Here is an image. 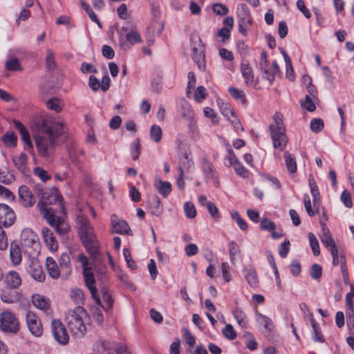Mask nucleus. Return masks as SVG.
Listing matches in <instances>:
<instances>
[{
	"label": "nucleus",
	"mask_w": 354,
	"mask_h": 354,
	"mask_svg": "<svg viewBox=\"0 0 354 354\" xmlns=\"http://www.w3.org/2000/svg\"><path fill=\"white\" fill-rule=\"evenodd\" d=\"M33 137L40 156L52 155L57 146V138L65 133L64 124L53 120L47 115H40L32 124Z\"/></svg>",
	"instance_id": "1"
},
{
	"label": "nucleus",
	"mask_w": 354,
	"mask_h": 354,
	"mask_svg": "<svg viewBox=\"0 0 354 354\" xmlns=\"http://www.w3.org/2000/svg\"><path fill=\"white\" fill-rule=\"evenodd\" d=\"M62 196L57 189L46 191L43 193L41 198L37 206L42 216L47 220L48 224L53 227L59 235H64L69 230L68 225L66 223L64 216H58L55 214L54 210L48 207V205L59 203L62 209Z\"/></svg>",
	"instance_id": "2"
},
{
	"label": "nucleus",
	"mask_w": 354,
	"mask_h": 354,
	"mask_svg": "<svg viewBox=\"0 0 354 354\" xmlns=\"http://www.w3.org/2000/svg\"><path fill=\"white\" fill-rule=\"evenodd\" d=\"M76 222L80 239L87 251L93 256L97 253V243L94 230L87 216L83 214L77 216Z\"/></svg>",
	"instance_id": "3"
},
{
	"label": "nucleus",
	"mask_w": 354,
	"mask_h": 354,
	"mask_svg": "<svg viewBox=\"0 0 354 354\" xmlns=\"http://www.w3.org/2000/svg\"><path fill=\"white\" fill-rule=\"evenodd\" d=\"M87 317L86 310L81 306H77L73 310L68 311L66 319L73 337L81 338L85 335L87 331L85 324Z\"/></svg>",
	"instance_id": "4"
},
{
	"label": "nucleus",
	"mask_w": 354,
	"mask_h": 354,
	"mask_svg": "<svg viewBox=\"0 0 354 354\" xmlns=\"http://www.w3.org/2000/svg\"><path fill=\"white\" fill-rule=\"evenodd\" d=\"M273 120L274 122L268 127L272 145L274 149L283 151L286 147L288 140L283 124V115L279 113H275Z\"/></svg>",
	"instance_id": "5"
},
{
	"label": "nucleus",
	"mask_w": 354,
	"mask_h": 354,
	"mask_svg": "<svg viewBox=\"0 0 354 354\" xmlns=\"http://www.w3.org/2000/svg\"><path fill=\"white\" fill-rule=\"evenodd\" d=\"M46 268L53 279H58L60 276L67 278L71 272L70 257L66 253L62 254L57 264L53 257H48L46 259Z\"/></svg>",
	"instance_id": "6"
},
{
	"label": "nucleus",
	"mask_w": 354,
	"mask_h": 354,
	"mask_svg": "<svg viewBox=\"0 0 354 354\" xmlns=\"http://www.w3.org/2000/svg\"><path fill=\"white\" fill-rule=\"evenodd\" d=\"M21 245L28 256H36L39 252V242L37 235L30 229H24L21 234Z\"/></svg>",
	"instance_id": "7"
},
{
	"label": "nucleus",
	"mask_w": 354,
	"mask_h": 354,
	"mask_svg": "<svg viewBox=\"0 0 354 354\" xmlns=\"http://www.w3.org/2000/svg\"><path fill=\"white\" fill-rule=\"evenodd\" d=\"M0 329L12 334H16L19 330V322L15 314L8 310L0 314Z\"/></svg>",
	"instance_id": "8"
},
{
	"label": "nucleus",
	"mask_w": 354,
	"mask_h": 354,
	"mask_svg": "<svg viewBox=\"0 0 354 354\" xmlns=\"http://www.w3.org/2000/svg\"><path fill=\"white\" fill-rule=\"evenodd\" d=\"M192 59L201 71L205 69V48L199 37L194 38L192 40Z\"/></svg>",
	"instance_id": "9"
},
{
	"label": "nucleus",
	"mask_w": 354,
	"mask_h": 354,
	"mask_svg": "<svg viewBox=\"0 0 354 354\" xmlns=\"http://www.w3.org/2000/svg\"><path fill=\"white\" fill-rule=\"evenodd\" d=\"M51 327L55 340L62 345L68 344L69 336L62 323L57 319L53 320L51 323Z\"/></svg>",
	"instance_id": "10"
},
{
	"label": "nucleus",
	"mask_w": 354,
	"mask_h": 354,
	"mask_svg": "<svg viewBox=\"0 0 354 354\" xmlns=\"http://www.w3.org/2000/svg\"><path fill=\"white\" fill-rule=\"evenodd\" d=\"M142 41L140 33L136 30H131L125 35L122 33L120 35V46L124 50H129L131 45L141 43Z\"/></svg>",
	"instance_id": "11"
},
{
	"label": "nucleus",
	"mask_w": 354,
	"mask_h": 354,
	"mask_svg": "<svg viewBox=\"0 0 354 354\" xmlns=\"http://www.w3.org/2000/svg\"><path fill=\"white\" fill-rule=\"evenodd\" d=\"M26 324L30 332L35 337L43 333V327L40 319L34 313L28 311L26 314Z\"/></svg>",
	"instance_id": "12"
},
{
	"label": "nucleus",
	"mask_w": 354,
	"mask_h": 354,
	"mask_svg": "<svg viewBox=\"0 0 354 354\" xmlns=\"http://www.w3.org/2000/svg\"><path fill=\"white\" fill-rule=\"evenodd\" d=\"M15 221V214L12 209L8 205L0 204V227H8Z\"/></svg>",
	"instance_id": "13"
},
{
	"label": "nucleus",
	"mask_w": 354,
	"mask_h": 354,
	"mask_svg": "<svg viewBox=\"0 0 354 354\" xmlns=\"http://www.w3.org/2000/svg\"><path fill=\"white\" fill-rule=\"evenodd\" d=\"M111 230L113 233L132 235L128 223L115 214L111 217Z\"/></svg>",
	"instance_id": "14"
},
{
	"label": "nucleus",
	"mask_w": 354,
	"mask_h": 354,
	"mask_svg": "<svg viewBox=\"0 0 354 354\" xmlns=\"http://www.w3.org/2000/svg\"><path fill=\"white\" fill-rule=\"evenodd\" d=\"M83 275L86 286L97 304H100V298L97 295V289L94 286L95 279L90 268H84Z\"/></svg>",
	"instance_id": "15"
},
{
	"label": "nucleus",
	"mask_w": 354,
	"mask_h": 354,
	"mask_svg": "<svg viewBox=\"0 0 354 354\" xmlns=\"http://www.w3.org/2000/svg\"><path fill=\"white\" fill-rule=\"evenodd\" d=\"M4 282L8 287L12 289H17L21 285L22 281L17 272L11 270L6 274Z\"/></svg>",
	"instance_id": "16"
},
{
	"label": "nucleus",
	"mask_w": 354,
	"mask_h": 354,
	"mask_svg": "<svg viewBox=\"0 0 354 354\" xmlns=\"http://www.w3.org/2000/svg\"><path fill=\"white\" fill-rule=\"evenodd\" d=\"M19 196L23 205L25 207H31L35 202L31 192L28 187L21 185L19 188Z\"/></svg>",
	"instance_id": "17"
},
{
	"label": "nucleus",
	"mask_w": 354,
	"mask_h": 354,
	"mask_svg": "<svg viewBox=\"0 0 354 354\" xmlns=\"http://www.w3.org/2000/svg\"><path fill=\"white\" fill-rule=\"evenodd\" d=\"M29 272L34 279L39 282H43L45 280L46 275L42 267L37 261H32Z\"/></svg>",
	"instance_id": "18"
},
{
	"label": "nucleus",
	"mask_w": 354,
	"mask_h": 354,
	"mask_svg": "<svg viewBox=\"0 0 354 354\" xmlns=\"http://www.w3.org/2000/svg\"><path fill=\"white\" fill-rule=\"evenodd\" d=\"M32 302L37 308L44 311H47L50 307V300L39 294L32 296Z\"/></svg>",
	"instance_id": "19"
},
{
	"label": "nucleus",
	"mask_w": 354,
	"mask_h": 354,
	"mask_svg": "<svg viewBox=\"0 0 354 354\" xmlns=\"http://www.w3.org/2000/svg\"><path fill=\"white\" fill-rule=\"evenodd\" d=\"M42 236L48 248L51 251H56L58 248V243L53 232L48 228L44 227L42 229Z\"/></svg>",
	"instance_id": "20"
},
{
	"label": "nucleus",
	"mask_w": 354,
	"mask_h": 354,
	"mask_svg": "<svg viewBox=\"0 0 354 354\" xmlns=\"http://www.w3.org/2000/svg\"><path fill=\"white\" fill-rule=\"evenodd\" d=\"M202 169L205 178L208 180H212V183L216 187L219 186V181L216 176V171H214L213 166L207 161L205 160Z\"/></svg>",
	"instance_id": "21"
},
{
	"label": "nucleus",
	"mask_w": 354,
	"mask_h": 354,
	"mask_svg": "<svg viewBox=\"0 0 354 354\" xmlns=\"http://www.w3.org/2000/svg\"><path fill=\"white\" fill-rule=\"evenodd\" d=\"M241 71L246 86H250L254 82V73L252 67L248 63L241 64Z\"/></svg>",
	"instance_id": "22"
},
{
	"label": "nucleus",
	"mask_w": 354,
	"mask_h": 354,
	"mask_svg": "<svg viewBox=\"0 0 354 354\" xmlns=\"http://www.w3.org/2000/svg\"><path fill=\"white\" fill-rule=\"evenodd\" d=\"M10 258L14 266H18L21 263L22 257L19 246L17 243H11L10 248Z\"/></svg>",
	"instance_id": "23"
},
{
	"label": "nucleus",
	"mask_w": 354,
	"mask_h": 354,
	"mask_svg": "<svg viewBox=\"0 0 354 354\" xmlns=\"http://www.w3.org/2000/svg\"><path fill=\"white\" fill-rule=\"evenodd\" d=\"M263 77L269 81L270 84L274 81L275 75L280 74L279 67L276 62H274L268 69L264 70L261 72Z\"/></svg>",
	"instance_id": "24"
},
{
	"label": "nucleus",
	"mask_w": 354,
	"mask_h": 354,
	"mask_svg": "<svg viewBox=\"0 0 354 354\" xmlns=\"http://www.w3.org/2000/svg\"><path fill=\"white\" fill-rule=\"evenodd\" d=\"M15 127L19 132L22 140L30 147H32V144L31 142L30 136L27 129L24 126L22 123L19 121L14 120L13 121Z\"/></svg>",
	"instance_id": "25"
},
{
	"label": "nucleus",
	"mask_w": 354,
	"mask_h": 354,
	"mask_svg": "<svg viewBox=\"0 0 354 354\" xmlns=\"http://www.w3.org/2000/svg\"><path fill=\"white\" fill-rule=\"evenodd\" d=\"M154 185L159 193L166 198L171 192V185L168 181H162V180H156Z\"/></svg>",
	"instance_id": "26"
},
{
	"label": "nucleus",
	"mask_w": 354,
	"mask_h": 354,
	"mask_svg": "<svg viewBox=\"0 0 354 354\" xmlns=\"http://www.w3.org/2000/svg\"><path fill=\"white\" fill-rule=\"evenodd\" d=\"M27 159V155L25 153H21L19 156L12 157V162L19 171L24 173L26 169Z\"/></svg>",
	"instance_id": "27"
},
{
	"label": "nucleus",
	"mask_w": 354,
	"mask_h": 354,
	"mask_svg": "<svg viewBox=\"0 0 354 354\" xmlns=\"http://www.w3.org/2000/svg\"><path fill=\"white\" fill-rule=\"evenodd\" d=\"M283 156L288 171L291 174L295 173L297 168L295 158L287 151L284 152Z\"/></svg>",
	"instance_id": "28"
},
{
	"label": "nucleus",
	"mask_w": 354,
	"mask_h": 354,
	"mask_svg": "<svg viewBox=\"0 0 354 354\" xmlns=\"http://www.w3.org/2000/svg\"><path fill=\"white\" fill-rule=\"evenodd\" d=\"M192 161L190 158V153L185 151L183 155V157L180 160L179 171H188L189 169L192 166Z\"/></svg>",
	"instance_id": "29"
},
{
	"label": "nucleus",
	"mask_w": 354,
	"mask_h": 354,
	"mask_svg": "<svg viewBox=\"0 0 354 354\" xmlns=\"http://www.w3.org/2000/svg\"><path fill=\"white\" fill-rule=\"evenodd\" d=\"M0 297L4 303L12 304L18 300V294L17 292L4 290L1 292Z\"/></svg>",
	"instance_id": "30"
},
{
	"label": "nucleus",
	"mask_w": 354,
	"mask_h": 354,
	"mask_svg": "<svg viewBox=\"0 0 354 354\" xmlns=\"http://www.w3.org/2000/svg\"><path fill=\"white\" fill-rule=\"evenodd\" d=\"M150 138L156 143H159L161 141L162 131L161 128L156 124H153L150 128Z\"/></svg>",
	"instance_id": "31"
},
{
	"label": "nucleus",
	"mask_w": 354,
	"mask_h": 354,
	"mask_svg": "<svg viewBox=\"0 0 354 354\" xmlns=\"http://www.w3.org/2000/svg\"><path fill=\"white\" fill-rule=\"evenodd\" d=\"M228 91L231 96L234 100H240L242 104H245L247 102V100L245 98V95L243 91L239 90L238 88H236L234 87H230L228 88Z\"/></svg>",
	"instance_id": "32"
},
{
	"label": "nucleus",
	"mask_w": 354,
	"mask_h": 354,
	"mask_svg": "<svg viewBox=\"0 0 354 354\" xmlns=\"http://www.w3.org/2000/svg\"><path fill=\"white\" fill-rule=\"evenodd\" d=\"M245 278L251 287H255L258 283L257 272L254 268L248 269Z\"/></svg>",
	"instance_id": "33"
},
{
	"label": "nucleus",
	"mask_w": 354,
	"mask_h": 354,
	"mask_svg": "<svg viewBox=\"0 0 354 354\" xmlns=\"http://www.w3.org/2000/svg\"><path fill=\"white\" fill-rule=\"evenodd\" d=\"M17 138L13 132H7L3 137L2 140L8 147H15L17 145Z\"/></svg>",
	"instance_id": "34"
},
{
	"label": "nucleus",
	"mask_w": 354,
	"mask_h": 354,
	"mask_svg": "<svg viewBox=\"0 0 354 354\" xmlns=\"http://www.w3.org/2000/svg\"><path fill=\"white\" fill-rule=\"evenodd\" d=\"M46 106L49 109L59 113L62 111L63 104L60 100L53 97L47 101Z\"/></svg>",
	"instance_id": "35"
},
{
	"label": "nucleus",
	"mask_w": 354,
	"mask_h": 354,
	"mask_svg": "<svg viewBox=\"0 0 354 354\" xmlns=\"http://www.w3.org/2000/svg\"><path fill=\"white\" fill-rule=\"evenodd\" d=\"M141 153V145L138 139L135 140L131 145V154L134 160L138 159Z\"/></svg>",
	"instance_id": "36"
},
{
	"label": "nucleus",
	"mask_w": 354,
	"mask_h": 354,
	"mask_svg": "<svg viewBox=\"0 0 354 354\" xmlns=\"http://www.w3.org/2000/svg\"><path fill=\"white\" fill-rule=\"evenodd\" d=\"M313 97L309 95H306L305 97L304 101L301 102V106L304 109H306L310 112H313L315 110L316 106L314 102V100Z\"/></svg>",
	"instance_id": "37"
},
{
	"label": "nucleus",
	"mask_w": 354,
	"mask_h": 354,
	"mask_svg": "<svg viewBox=\"0 0 354 354\" xmlns=\"http://www.w3.org/2000/svg\"><path fill=\"white\" fill-rule=\"evenodd\" d=\"M308 239L314 255H319L320 254V249L316 236L312 232H310L308 233Z\"/></svg>",
	"instance_id": "38"
},
{
	"label": "nucleus",
	"mask_w": 354,
	"mask_h": 354,
	"mask_svg": "<svg viewBox=\"0 0 354 354\" xmlns=\"http://www.w3.org/2000/svg\"><path fill=\"white\" fill-rule=\"evenodd\" d=\"M256 316H257V322L260 324L263 325V326L266 329H267L268 330H270L272 329V321L269 317H268L259 313H257Z\"/></svg>",
	"instance_id": "39"
},
{
	"label": "nucleus",
	"mask_w": 354,
	"mask_h": 354,
	"mask_svg": "<svg viewBox=\"0 0 354 354\" xmlns=\"http://www.w3.org/2000/svg\"><path fill=\"white\" fill-rule=\"evenodd\" d=\"M151 212L155 216H160L162 213V208L160 207V199L158 196H153V203L150 206Z\"/></svg>",
	"instance_id": "40"
},
{
	"label": "nucleus",
	"mask_w": 354,
	"mask_h": 354,
	"mask_svg": "<svg viewBox=\"0 0 354 354\" xmlns=\"http://www.w3.org/2000/svg\"><path fill=\"white\" fill-rule=\"evenodd\" d=\"M340 266L343 279L346 284H349V277L346 266V258L344 254L340 253Z\"/></svg>",
	"instance_id": "41"
},
{
	"label": "nucleus",
	"mask_w": 354,
	"mask_h": 354,
	"mask_svg": "<svg viewBox=\"0 0 354 354\" xmlns=\"http://www.w3.org/2000/svg\"><path fill=\"white\" fill-rule=\"evenodd\" d=\"M102 297L105 305H102V304L98 305L101 306L105 310H108L109 309L111 308L113 303L111 296L107 292L104 290L102 293ZM100 303H102L101 301Z\"/></svg>",
	"instance_id": "42"
},
{
	"label": "nucleus",
	"mask_w": 354,
	"mask_h": 354,
	"mask_svg": "<svg viewBox=\"0 0 354 354\" xmlns=\"http://www.w3.org/2000/svg\"><path fill=\"white\" fill-rule=\"evenodd\" d=\"M184 212L189 218H194L196 216V210L192 203L187 202L184 205Z\"/></svg>",
	"instance_id": "43"
},
{
	"label": "nucleus",
	"mask_w": 354,
	"mask_h": 354,
	"mask_svg": "<svg viewBox=\"0 0 354 354\" xmlns=\"http://www.w3.org/2000/svg\"><path fill=\"white\" fill-rule=\"evenodd\" d=\"M81 4L82 6H85V11L87 12V14L88 15L90 19L95 23H96L97 24V26L100 27V28H102V24L100 23V21H99L97 15L94 13V12L92 10V9L91 8L90 6L88 4H87L86 2H84V1H81Z\"/></svg>",
	"instance_id": "44"
},
{
	"label": "nucleus",
	"mask_w": 354,
	"mask_h": 354,
	"mask_svg": "<svg viewBox=\"0 0 354 354\" xmlns=\"http://www.w3.org/2000/svg\"><path fill=\"white\" fill-rule=\"evenodd\" d=\"M324 126V121L320 118H314L310 122V129L315 133L321 131Z\"/></svg>",
	"instance_id": "45"
},
{
	"label": "nucleus",
	"mask_w": 354,
	"mask_h": 354,
	"mask_svg": "<svg viewBox=\"0 0 354 354\" xmlns=\"http://www.w3.org/2000/svg\"><path fill=\"white\" fill-rule=\"evenodd\" d=\"M46 58V64L48 70H53L55 68V55L52 50L48 49Z\"/></svg>",
	"instance_id": "46"
},
{
	"label": "nucleus",
	"mask_w": 354,
	"mask_h": 354,
	"mask_svg": "<svg viewBox=\"0 0 354 354\" xmlns=\"http://www.w3.org/2000/svg\"><path fill=\"white\" fill-rule=\"evenodd\" d=\"M309 185L310 187L311 194L314 198H313L314 205L315 206L317 201L319 199V196L318 187L313 178L309 179Z\"/></svg>",
	"instance_id": "47"
},
{
	"label": "nucleus",
	"mask_w": 354,
	"mask_h": 354,
	"mask_svg": "<svg viewBox=\"0 0 354 354\" xmlns=\"http://www.w3.org/2000/svg\"><path fill=\"white\" fill-rule=\"evenodd\" d=\"M223 335L225 337L230 340L234 339L236 337V333L231 324H227L225 326L223 329Z\"/></svg>",
	"instance_id": "48"
},
{
	"label": "nucleus",
	"mask_w": 354,
	"mask_h": 354,
	"mask_svg": "<svg viewBox=\"0 0 354 354\" xmlns=\"http://www.w3.org/2000/svg\"><path fill=\"white\" fill-rule=\"evenodd\" d=\"M231 216L233 220H234L239 227L242 230H246L248 228L247 223L241 217L240 214L238 212H233L231 213Z\"/></svg>",
	"instance_id": "49"
},
{
	"label": "nucleus",
	"mask_w": 354,
	"mask_h": 354,
	"mask_svg": "<svg viewBox=\"0 0 354 354\" xmlns=\"http://www.w3.org/2000/svg\"><path fill=\"white\" fill-rule=\"evenodd\" d=\"M322 242L325 246H329L330 248V250L332 248H336L335 241L328 231L324 232L323 237L322 238Z\"/></svg>",
	"instance_id": "50"
},
{
	"label": "nucleus",
	"mask_w": 354,
	"mask_h": 354,
	"mask_svg": "<svg viewBox=\"0 0 354 354\" xmlns=\"http://www.w3.org/2000/svg\"><path fill=\"white\" fill-rule=\"evenodd\" d=\"M123 255L127 262L128 267L132 270H135L137 268L136 263L132 259L131 253L127 248L123 249Z\"/></svg>",
	"instance_id": "51"
},
{
	"label": "nucleus",
	"mask_w": 354,
	"mask_h": 354,
	"mask_svg": "<svg viewBox=\"0 0 354 354\" xmlns=\"http://www.w3.org/2000/svg\"><path fill=\"white\" fill-rule=\"evenodd\" d=\"M206 97H207L206 88L203 86H200L197 87L195 94H194V100L197 102H201L204 99H205Z\"/></svg>",
	"instance_id": "52"
},
{
	"label": "nucleus",
	"mask_w": 354,
	"mask_h": 354,
	"mask_svg": "<svg viewBox=\"0 0 354 354\" xmlns=\"http://www.w3.org/2000/svg\"><path fill=\"white\" fill-rule=\"evenodd\" d=\"M234 316L237 320L238 323L243 327L246 326L247 322H245V315L239 308H236L233 312Z\"/></svg>",
	"instance_id": "53"
},
{
	"label": "nucleus",
	"mask_w": 354,
	"mask_h": 354,
	"mask_svg": "<svg viewBox=\"0 0 354 354\" xmlns=\"http://www.w3.org/2000/svg\"><path fill=\"white\" fill-rule=\"evenodd\" d=\"M322 267L317 264L314 263L310 270V275L314 279H319L322 277Z\"/></svg>",
	"instance_id": "54"
},
{
	"label": "nucleus",
	"mask_w": 354,
	"mask_h": 354,
	"mask_svg": "<svg viewBox=\"0 0 354 354\" xmlns=\"http://www.w3.org/2000/svg\"><path fill=\"white\" fill-rule=\"evenodd\" d=\"M269 186H272L275 189L280 187V183L279 180L275 178L268 177L264 179V183L261 186L262 189H266Z\"/></svg>",
	"instance_id": "55"
},
{
	"label": "nucleus",
	"mask_w": 354,
	"mask_h": 354,
	"mask_svg": "<svg viewBox=\"0 0 354 354\" xmlns=\"http://www.w3.org/2000/svg\"><path fill=\"white\" fill-rule=\"evenodd\" d=\"M212 10L218 15L223 16L228 12V8L222 3H214L212 6Z\"/></svg>",
	"instance_id": "56"
},
{
	"label": "nucleus",
	"mask_w": 354,
	"mask_h": 354,
	"mask_svg": "<svg viewBox=\"0 0 354 354\" xmlns=\"http://www.w3.org/2000/svg\"><path fill=\"white\" fill-rule=\"evenodd\" d=\"M188 83L187 86L186 93L188 97L192 94V89L195 86L196 84V77L195 75L193 72H189L188 73Z\"/></svg>",
	"instance_id": "57"
},
{
	"label": "nucleus",
	"mask_w": 354,
	"mask_h": 354,
	"mask_svg": "<svg viewBox=\"0 0 354 354\" xmlns=\"http://www.w3.org/2000/svg\"><path fill=\"white\" fill-rule=\"evenodd\" d=\"M71 297L74 299L77 303H80L84 298V294L80 289H72L71 291Z\"/></svg>",
	"instance_id": "58"
},
{
	"label": "nucleus",
	"mask_w": 354,
	"mask_h": 354,
	"mask_svg": "<svg viewBox=\"0 0 354 354\" xmlns=\"http://www.w3.org/2000/svg\"><path fill=\"white\" fill-rule=\"evenodd\" d=\"M341 200L346 207L351 208L353 206L351 194L347 190H344L341 195Z\"/></svg>",
	"instance_id": "59"
},
{
	"label": "nucleus",
	"mask_w": 354,
	"mask_h": 354,
	"mask_svg": "<svg viewBox=\"0 0 354 354\" xmlns=\"http://www.w3.org/2000/svg\"><path fill=\"white\" fill-rule=\"evenodd\" d=\"M6 68L9 71H17L20 67V64L17 58H12L6 63Z\"/></svg>",
	"instance_id": "60"
},
{
	"label": "nucleus",
	"mask_w": 354,
	"mask_h": 354,
	"mask_svg": "<svg viewBox=\"0 0 354 354\" xmlns=\"http://www.w3.org/2000/svg\"><path fill=\"white\" fill-rule=\"evenodd\" d=\"M34 174L37 176L42 181H46L50 178L48 172L41 167H35L34 169Z\"/></svg>",
	"instance_id": "61"
},
{
	"label": "nucleus",
	"mask_w": 354,
	"mask_h": 354,
	"mask_svg": "<svg viewBox=\"0 0 354 354\" xmlns=\"http://www.w3.org/2000/svg\"><path fill=\"white\" fill-rule=\"evenodd\" d=\"M222 113L228 119L230 116H234L235 112L229 104H223L221 106Z\"/></svg>",
	"instance_id": "62"
},
{
	"label": "nucleus",
	"mask_w": 354,
	"mask_h": 354,
	"mask_svg": "<svg viewBox=\"0 0 354 354\" xmlns=\"http://www.w3.org/2000/svg\"><path fill=\"white\" fill-rule=\"evenodd\" d=\"M261 228L264 230H273L276 228V225L273 221L264 218L261 221Z\"/></svg>",
	"instance_id": "63"
},
{
	"label": "nucleus",
	"mask_w": 354,
	"mask_h": 354,
	"mask_svg": "<svg viewBox=\"0 0 354 354\" xmlns=\"http://www.w3.org/2000/svg\"><path fill=\"white\" fill-rule=\"evenodd\" d=\"M346 322L350 335L354 336V313L346 315Z\"/></svg>",
	"instance_id": "64"
}]
</instances>
